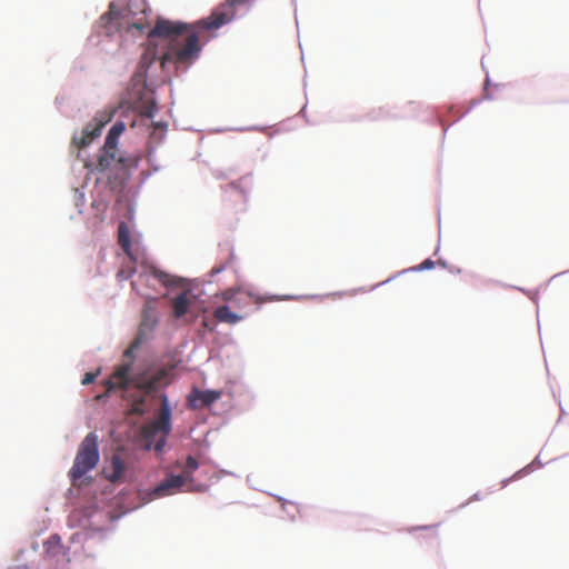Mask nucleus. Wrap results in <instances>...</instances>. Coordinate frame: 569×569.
Returning a JSON list of instances; mask_svg holds the SVG:
<instances>
[{"mask_svg":"<svg viewBox=\"0 0 569 569\" xmlns=\"http://www.w3.org/2000/svg\"><path fill=\"white\" fill-rule=\"evenodd\" d=\"M188 30L186 23L158 19L148 33L149 44L140 59V69L147 70L156 60L160 61L163 69L170 63L177 69L191 64L198 58L201 47L198 34L194 31L186 34Z\"/></svg>","mask_w":569,"mask_h":569,"instance_id":"f257e3e1","label":"nucleus"},{"mask_svg":"<svg viewBox=\"0 0 569 569\" xmlns=\"http://www.w3.org/2000/svg\"><path fill=\"white\" fill-rule=\"evenodd\" d=\"M130 362L118 366L104 385L107 391L134 388L139 397L132 401L131 411L142 415L149 409L148 398H156L160 390L169 385V371L161 368L153 372H142L134 376H130Z\"/></svg>","mask_w":569,"mask_h":569,"instance_id":"f03ea898","label":"nucleus"},{"mask_svg":"<svg viewBox=\"0 0 569 569\" xmlns=\"http://www.w3.org/2000/svg\"><path fill=\"white\" fill-rule=\"evenodd\" d=\"M160 411L158 417L146 425L142 429V436L147 442L146 449H150L152 443L156 452H161L166 446L167 436L171 431V410L168 398L160 393Z\"/></svg>","mask_w":569,"mask_h":569,"instance_id":"7ed1b4c3","label":"nucleus"},{"mask_svg":"<svg viewBox=\"0 0 569 569\" xmlns=\"http://www.w3.org/2000/svg\"><path fill=\"white\" fill-rule=\"evenodd\" d=\"M99 462L98 436L88 433L81 441L77 451L73 466L69 471V478L73 485Z\"/></svg>","mask_w":569,"mask_h":569,"instance_id":"20e7f679","label":"nucleus"},{"mask_svg":"<svg viewBox=\"0 0 569 569\" xmlns=\"http://www.w3.org/2000/svg\"><path fill=\"white\" fill-rule=\"evenodd\" d=\"M137 159H126L119 154L118 148L108 149L106 144L100 149L97 161L86 162L84 167L92 172L104 173L107 171H126L130 167H136Z\"/></svg>","mask_w":569,"mask_h":569,"instance_id":"39448f33","label":"nucleus"},{"mask_svg":"<svg viewBox=\"0 0 569 569\" xmlns=\"http://www.w3.org/2000/svg\"><path fill=\"white\" fill-rule=\"evenodd\" d=\"M244 0H227L224 4L212 11L204 19L199 20L194 27L202 30H216L221 26L230 22L234 17V7Z\"/></svg>","mask_w":569,"mask_h":569,"instance_id":"423d86ee","label":"nucleus"},{"mask_svg":"<svg viewBox=\"0 0 569 569\" xmlns=\"http://www.w3.org/2000/svg\"><path fill=\"white\" fill-rule=\"evenodd\" d=\"M186 477L176 475L170 476L162 480L158 486H156L149 493L148 500H153L156 498H161L166 496H170L174 492H177L184 483H186Z\"/></svg>","mask_w":569,"mask_h":569,"instance_id":"0eeeda50","label":"nucleus"},{"mask_svg":"<svg viewBox=\"0 0 569 569\" xmlns=\"http://www.w3.org/2000/svg\"><path fill=\"white\" fill-rule=\"evenodd\" d=\"M222 396L220 390H199L193 388L191 393L188 396L189 407L192 409L207 408L213 402L218 401Z\"/></svg>","mask_w":569,"mask_h":569,"instance_id":"6e6552de","label":"nucleus"},{"mask_svg":"<svg viewBox=\"0 0 569 569\" xmlns=\"http://www.w3.org/2000/svg\"><path fill=\"white\" fill-rule=\"evenodd\" d=\"M156 323L157 318L153 315H151L150 308L146 307L143 310V318L140 323L138 335L132 341L130 348L124 352V357L131 356L132 350L139 348V346L146 340L147 336L153 330Z\"/></svg>","mask_w":569,"mask_h":569,"instance_id":"1a4fd4ad","label":"nucleus"},{"mask_svg":"<svg viewBox=\"0 0 569 569\" xmlns=\"http://www.w3.org/2000/svg\"><path fill=\"white\" fill-rule=\"evenodd\" d=\"M122 19V10L114 3H110L109 10L100 18V27L104 30L107 36H111L120 30Z\"/></svg>","mask_w":569,"mask_h":569,"instance_id":"9d476101","label":"nucleus"},{"mask_svg":"<svg viewBox=\"0 0 569 569\" xmlns=\"http://www.w3.org/2000/svg\"><path fill=\"white\" fill-rule=\"evenodd\" d=\"M221 298L231 309L240 310L243 306L250 305L253 295L241 290L229 289L222 292Z\"/></svg>","mask_w":569,"mask_h":569,"instance_id":"9b49d317","label":"nucleus"},{"mask_svg":"<svg viewBox=\"0 0 569 569\" xmlns=\"http://www.w3.org/2000/svg\"><path fill=\"white\" fill-rule=\"evenodd\" d=\"M214 318L224 323L234 325L243 319V316L232 311L231 306L224 305L218 307L213 312Z\"/></svg>","mask_w":569,"mask_h":569,"instance_id":"f8f14e48","label":"nucleus"},{"mask_svg":"<svg viewBox=\"0 0 569 569\" xmlns=\"http://www.w3.org/2000/svg\"><path fill=\"white\" fill-rule=\"evenodd\" d=\"M189 296L190 291L186 290L181 292L179 296H177L174 299H172V309L174 318L179 319L188 312L189 307L191 305Z\"/></svg>","mask_w":569,"mask_h":569,"instance_id":"ddd939ff","label":"nucleus"},{"mask_svg":"<svg viewBox=\"0 0 569 569\" xmlns=\"http://www.w3.org/2000/svg\"><path fill=\"white\" fill-rule=\"evenodd\" d=\"M101 128H102V124H97L94 128L90 129L89 127H87L83 131H82V136L79 138V140H77L74 138V142L78 144L79 148H84L87 147L89 143H91L93 141V139L96 137H98L101 132Z\"/></svg>","mask_w":569,"mask_h":569,"instance_id":"4468645a","label":"nucleus"},{"mask_svg":"<svg viewBox=\"0 0 569 569\" xmlns=\"http://www.w3.org/2000/svg\"><path fill=\"white\" fill-rule=\"evenodd\" d=\"M101 128H102V124H97L94 128L90 129L89 127H87L83 131H82V136L79 138V140H77L74 138V142L78 144L79 148H84L87 147L89 143H91L93 141V139L96 137H98L101 132Z\"/></svg>","mask_w":569,"mask_h":569,"instance_id":"2eb2a0df","label":"nucleus"},{"mask_svg":"<svg viewBox=\"0 0 569 569\" xmlns=\"http://www.w3.org/2000/svg\"><path fill=\"white\" fill-rule=\"evenodd\" d=\"M111 469L112 472L109 476V480L111 482H118L122 478L126 469V465L119 455H113L111 459Z\"/></svg>","mask_w":569,"mask_h":569,"instance_id":"dca6fc26","label":"nucleus"},{"mask_svg":"<svg viewBox=\"0 0 569 569\" xmlns=\"http://www.w3.org/2000/svg\"><path fill=\"white\" fill-rule=\"evenodd\" d=\"M124 124L121 122L114 123L111 129L109 130L104 144L108 149H114L118 144V138L123 132Z\"/></svg>","mask_w":569,"mask_h":569,"instance_id":"f3484780","label":"nucleus"},{"mask_svg":"<svg viewBox=\"0 0 569 569\" xmlns=\"http://www.w3.org/2000/svg\"><path fill=\"white\" fill-rule=\"evenodd\" d=\"M118 242L124 252L129 253L131 248L130 233L124 222L119 224Z\"/></svg>","mask_w":569,"mask_h":569,"instance_id":"a211bd4d","label":"nucleus"},{"mask_svg":"<svg viewBox=\"0 0 569 569\" xmlns=\"http://www.w3.org/2000/svg\"><path fill=\"white\" fill-rule=\"evenodd\" d=\"M149 272H150V274H152V277L158 279L166 287H170V286L178 283V281L176 280L174 277L170 276L169 273H167L164 271L157 269L156 267H150Z\"/></svg>","mask_w":569,"mask_h":569,"instance_id":"6ab92c4d","label":"nucleus"},{"mask_svg":"<svg viewBox=\"0 0 569 569\" xmlns=\"http://www.w3.org/2000/svg\"><path fill=\"white\" fill-rule=\"evenodd\" d=\"M199 468V462L192 456H188L186 459V463L182 467V472L180 476L186 477V481H192L193 472Z\"/></svg>","mask_w":569,"mask_h":569,"instance_id":"aec40b11","label":"nucleus"},{"mask_svg":"<svg viewBox=\"0 0 569 569\" xmlns=\"http://www.w3.org/2000/svg\"><path fill=\"white\" fill-rule=\"evenodd\" d=\"M99 375V371L98 372H87L81 381L82 385H90L92 383L96 378L98 377Z\"/></svg>","mask_w":569,"mask_h":569,"instance_id":"412c9836","label":"nucleus"},{"mask_svg":"<svg viewBox=\"0 0 569 569\" xmlns=\"http://www.w3.org/2000/svg\"><path fill=\"white\" fill-rule=\"evenodd\" d=\"M60 537L54 535V536H51L50 539L48 540L47 545L49 546V548L51 546H60Z\"/></svg>","mask_w":569,"mask_h":569,"instance_id":"4be33fe9","label":"nucleus"},{"mask_svg":"<svg viewBox=\"0 0 569 569\" xmlns=\"http://www.w3.org/2000/svg\"><path fill=\"white\" fill-rule=\"evenodd\" d=\"M435 266V262L430 259H427L425 260L421 264H420V269H430Z\"/></svg>","mask_w":569,"mask_h":569,"instance_id":"5701e85b","label":"nucleus"},{"mask_svg":"<svg viewBox=\"0 0 569 569\" xmlns=\"http://www.w3.org/2000/svg\"><path fill=\"white\" fill-rule=\"evenodd\" d=\"M226 266L224 264H220V266H217V267H213L210 271V274L211 276H214V274H218L220 273L222 270H224Z\"/></svg>","mask_w":569,"mask_h":569,"instance_id":"b1692460","label":"nucleus"},{"mask_svg":"<svg viewBox=\"0 0 569 569\" xmlns=\"http://www.w3.org/2000/svg\"><path fill=\"white\" fill-rule=\"evenodd\" d=\"M270 300H271V298H262V297H256V298H254V302H256L257 305H261V303L267 302V301H270Z\"/></svg>","mask_w":569,"mask_h":569,"instance_id":"393cba45","label":"nucleus"},{"mask_svg":"<svg viewBox=\"0 0 569 569\" xmlns=\"http://www.w3.org/2000/svg\"><path fill=\"white\" fill-rule=\"evenodd\" d=\"M131 27L142 31L144 29V26L140 22H132Z\"/></svg>","mask_w":569,"mask_h":569,"instance_id":"a878e982","label":"nucleus"},{"mask_svg":"<svg viewBox=\"0 0 569 569\" xmlns=\"http://www.w3.org/2000/svg\"><path fill=\"white\" fill-rule=\"evenodd\" d=\"M12 569H29V568L27 566H17V567H14Z\"/></svg>","mask_w":569,"mask_h":569,"instance_id":"bb28decb","label":"nucleus"},{"mask_svg":"<svg viewBox=\"0 0 569 569\" xmlns=\"http://www.w3.org/2000/svg\"><path fill=\"white\" fill-rule=\"evenodd\" d=\"M436 526H429V527H426V529H435Z\"/></svg>","mask_w":569,"mask_h":569,"instance_id":"cd10ccee","label":"nucleus"}]
</instances>
